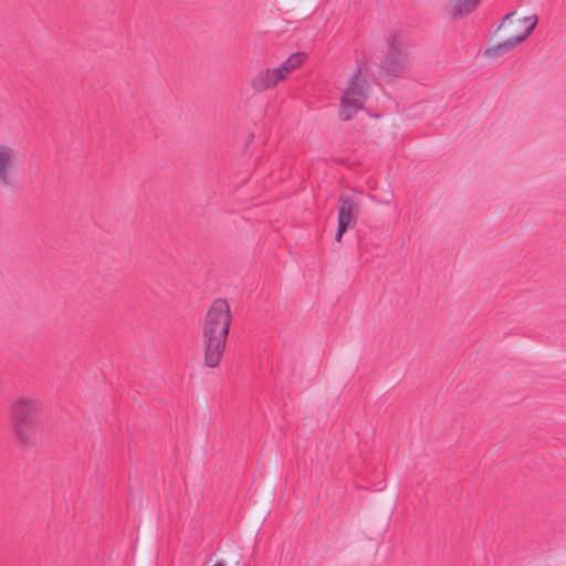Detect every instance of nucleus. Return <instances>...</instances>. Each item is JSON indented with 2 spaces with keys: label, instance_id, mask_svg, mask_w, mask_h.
I'll use <instances>...</instances> for the list:
<instances>
[{
  "label": "nucleus",
  "instance_id": "nucleus-13",
  "mask_svg": "<svg viewBox=\"0 0 566 566\" xmlns=\"http://www.w3.org/2000/svg\"><path fill=\"white\" fill-rule=\"evenodd\" d=\"M212 566H224V565L222 563H217V564H214Z\"/></svg>",
  "mask_w": 566,
  "mask_h": 566
},
{
  "label": "nucleus",
  "instance_id": "nucleus-10",
  "mask_svg": "<svg viewBox=\"0 0 566 566\" xmlns=\"http://www.w3.org/2000/svg\"><path fill=\"white\" fill-rule=\"evenodd\" d=\"M481 0H455L453 17L459 18L472 12Z\"/></svg>",
  "mask_w": 566,
  "mask_h": 566
},
{
  "label": "nucleus",
  "instance_id": "nucleus-3",
  "mask_svg": "<svg viewBox=\"0 0 566 566\" xmlns=\"http://www.w3.org/2000/svg\"><path fill=\"white\" fill-rule=\"evenodd\" d=\"M369 94V82L361 74L360 67L356 69L355 74L348 80L347 86L343 92L339 102L338 117L343 122L350 120L363 109Z\"/></svg>",
  "mask_w": 566,
  "mask_h": 566
},
{
  "label": "nucleus",
  "instance_id": "nucleus-9",
  "mask_svg": "<svg viewBox=\"0 0 566 566\" xmlns=\"http://www.w3.org/2000/svg\"><path fill=\"white\" fill-rule=\"evenodd\" d=\"M305 59H306L305 53H303V52L294 53L277 67V71H280L281 75H284V77H285L287 73H290L293 70L301 66L303 64V62L305 61Z\"/></svg>",
  "mask_w": 566,
  "mask_h": 566
},
{
  "label": "nucleus",
  "instance_id": "nucleus-12",
  "mask_svg": "<svg viewBox=\"0 0 566 566\" xmlns=\"http://www.w3.org/2000/svg\"><path fill=\"white\" fill-rule=\"evenodd\" d=\"M514 14H515V11H512V12L507 13V14L502 19V23H501L500 28H501L504 23H506L507 21H510Z\"/></svg>",
  "mask_w": 566,
  "mask_h": 566
},
{
  "label": "nucleus",
  "instance_id": "nucleus-1",
  "mask_svg": "<svg viewBox=\"0 0 566 566\" xmlns=\"http://www.w3.org/2000/svg\"><path fill=\"white\" fill-rule=\"evenodd\" d=\"M231 321L228 302L223 298L216 300L208 310L202 326L207 367L214 368L219 365L227 345Z\"/></svg>",
  "mask_w": 566,
  "mask_h": 566
},
{
  "label": "nucleus",
  "instance_id": "nucleus-7",
  "mask_svg": "<svg viewBox=\"0 0 566 566\" xmlns=\"http://www.w3.org/2000/svg\"><path fill=\"white\" fill-rule=\"evenodd\" d=\"M283 78L284 75H281L277 69H268L254 76L252 86L255 91L262 92L275 86Z\"/></svg>",
  "mask_w": 566,
  "mask_h": 566
},
{
  "label": "nucleus",
  "instance_id": "nucleus-5",
  "mask_svg": "<svg viewBox=\"0 0 566 566\" xmlns=\"http://www.w3.org/2000/svg\"><path fill=\"white\" fill-rule=\"evenodd\" d=\"M359 208L360 205L357 198L350 195L339 197L338 226L335 235L337 242H340L344 233L356 224Z\"/></svg>",
  "mask_w": 566,
  "mask_h": 566
},
{
  "label": "nucleus",
  "instance_id": "nucleus-8",
  "mask_svg": "<svg viewBox=\"0 0 566 566\" xmlns=\"http://www.w3.org/2000/svg\"><path fill=\"white\" fill-rule=\"evenodd\" d=\"M522 42H523V40L518 35L510 38L503 42L488 46L484 51V56L488 59H491V60H496L500 56L512 51L515 46H517Z\"/></svg>",
  "mask_w": 566,
  "mask_h": 566
},
{
  "label": "nucleus",
  "instance_id": "nucleus-11",
  "mask_svg": "<svg viewBox=\"0 0 566 566\" xmlns=\"http://www.w3.org/2000/svg\"><path fill=\"white\" fill-rule=\"evenodd\" d=\"M521 21L526 24V29L518 36L523 41H525L530 36V34L534 31L535 27L537 25L538 17L536 14H533V15L523 18Z\"/></svg>",
  "mask_w": 566,
  "mask_h": 566
},
{
  "label": "nucleus",
  "instance_id": "nucleus-6",
  "mask_svg": "<svg viewBox=\"0 0 566 566\" xmlns=\"http://www.w3.org/2000/svg\"><path fill=\"white\" fill-rule=\"evenodd\" d=\"M14 151L10 146H0V185L4 187L13 186L11 169L13 167Z\"/></svg>",
  "mask_w": 566,
  "mask_h": 566
},
{
  "label": "nucleus",
  "instance_id": "nucleus-4",
  "mask_svg": "<svg viewBox=\"0 0 566 566\" xmlns=\"http://www.w3.org/2000/svg\"><path fill=\"white\" fill-rule=\"evenodd\" d=\"M407 49L403 39L394 34L388 40V52L380 64L379 75L390 80L399 76L407 65Z\"/></svg>",
  "mask_w": 566,
  "mask_h": 566
},
{
  "label": "nucleus",
  "instance_id": "nucleus-2",
  "mask_svg": "<svg viewBox=\"0 0 566 566\" xmlns=\"http://www.w3.org/2000/svg\"><path fill=\"white\" fill-rule=\"evenodd\" d=\"M11 422L22 448L35 447L43 441L45 427L41 406L36 400L24 397L18 399L11 408Z\"/></svg>",
  "mask_w": 566,
  "mask_h": 566
}]
</instances>
